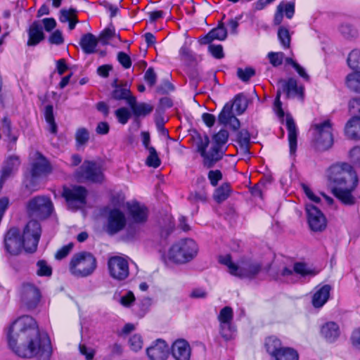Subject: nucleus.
<instances>
[{"instance_id":"59","label":"nucleus","mask_w":360,"mask_h":360,"mask_svg":"<svg viewBox=\"0 0 360 360\" xmlns=\"http://www.w3.org/2000/svg\"><path fill=\"white\" fill-rule=\"evenodd\" d=\"M79 352L82 355L84 356L86 360H92L95 351L91 347H87L85 345L80 344L79 346Z\"/></svg>"},{"instance_id":"24","label":"nucleus","mask_w":360,"mask_h":360,"mask_svg":"<svg viewBox=\"0 0 360 360\" xmlns=\"http://www.w3.org/2000/svg\"><path fill=\"white\" fill-rule=\"evenodd\" d=\"M285 124L288 129V139L291 155H295L297 146V128L292 117L290 115L285 117Z\"/></svg>"},{"instance_id":"27","label":"nucleus","mask_w":360,"mask_h":360,"mask_svg":"<svg viewBox=\"0 0 360 360\" xmlns=\"http://www.w3.org/2000/svg\"><path fill=\"white\" fill-rule=\"evenodd\" d=\"M27 46H32L37 45L44 39L42 27L38 21H34L28 30Z\"/></svg>"},{"instance_id":"52","label":"nucleus","mask_w":360,"mask_h":360,"mask_svg":"<svg viewBox=\"0 0 360 360\" xmlns=\"http://www.w3.org/2000/svg\"><path fill=\"white\" fill-rule=\"evenodd\" d=\"M349 158L354 165L360 167V146H354L349 151Z\"/></svg>"},{"instance_id":"3","label":"nucleus","mask_w":360,"mask_h":360,"mask_svg":"<svg viewBox=\"0 0 360 360\" xmlns=\"http://www.w3.org/2000/svg\"><path fill=\"white\" fill-rule=\"evenodd\" d=\"M229 132L221 129L213 136V143L210 146V139L205 134H197L193 136L194 144L197 151L202 158V164L206 168H211L219 161L224 155L223 146L227 142Z\"/></svg>"},{"instance_id":"5","label":"nucleus","mask_w":360,"mask_h":360,"mask_svg":"<svg viewBox=\"0 0 360 360\" xmlns=\"http://www.w3.org/2000/svg\"><path fill=\"white\" fill-rule=\"evenodd\" d=\"M97 266L95 257L87 252L75 254L69 264V271L77 278H86L91 276Z\"/></svg>"},{"instance_id":"40","label":"nucleus","mask_w":360,"mask_h":360,"mask_svg":"<svg viewBox=\"0 0 360 360\" xmlns=\"http://www.w3.org/2000/svg\"><path fill=\"white\" fill-rule=\"evenodd\" d=\"M219 324L233 323V311L231 307H224L222 308L217 316Z\"/></svg>"},{"instance_id":"23","label":"nucleus","mask_w":360,"mask_h":360,"mask_svg":"<svg viewBox=\"0 0 360 360\" xmlns=\"http://www.w3.org/2000/svg\"><path fill=\"white\" fill-rule=\"evenodd\" d=\"M20 165V161L17 156H10L4 161L0 174V191L5 181L18 170Z\"/></svg>"},{"instance_id":"34","label":"nucleus","mask_w":360,"mask_h":360,"mask_svg":"<svg viewBox=\"0 0 360 360\" xmlns=\"http://www.w3.org/2000/svg\"><path fill=\"white\" fill-rule=\"evenodd\" d=\"M345 83L350 90L360 94V70H355L348 74Z\"/></svg>"},{"instance_id":"33","label":"nucleus","mask_w":360,"mask_h":360,"mask_svg":"<svg viewBox=\"0 0 360 360\" xmlns=\"http://www.w3.org/2000/svg\"><path fill=\"white\" fill-rule=\"evenodd\" d=\"M281 86L283 91L286 92L288 96H302L303 88L297 86V82L294 78H290L287 81H282Z\"/></svg>"},{"instance_id":"14","label":"nucleus","mask_w":360,"mask_h":360,"mask_svg":"<svg viewBox=\"0 0 360 360\" xmlns=\"http://www.w3.org/2000/svg\"><path fill=\"white\" fill-rule=\"evenodd\" d=\"M86 190L82 186L64 188L63 196L71 209H78L86 203Z\"/></svg>"},{"instance_id":"58","label":"nucleus","mask_w":360,"mask_h":360,"mask_svg":"<svg viewBox=\"0 0 360 360\" xmlns=\"http://www.w3.org/2000/svg\"><path fill=\"white\" fill-rule=\"evenodd\" d=\"M115 30L113 28H105L99 35V41L103 44H106L115 35Z\"/></svg>"},{"instance_id":"11","label":"nucleus","mask_w":360,"mask_h":360,"mask_svg":"<svg viewBox=\"0 0 360 360\" xmlns=\"http://www.w3.org/2000/svg\"><path fill=\"white\" fill-rule=\"evenodd\" d=\"M76 178L79 181L101 183L104 180V175L101 165L86 160L77 171Z\"/></svg>"},{"instance_id":"64","label":"nucleus","mask_w":360,"mask_h":360,"mask_svg":"<svg viewBox=\"0 0 360 360\" xmlns=\"http://www.w3.org/2000/svg\"><path fill=\"white\" fill-rule=\"evenodd\" d=\"M208 49L214 58L220 59L224 57L223 47L221 45L211 44L209 46Z\"/></svg>"},{"instance_id":"15","label":"nucleus","mask_w":360,"mask_h":360,"mask_svg":"<svg viewBox=\"0 0 360 360\" xmlns=\"http://www.w3.org/2000/svg\"><path fill=\"white\" fill-rule=\"evenodd\" d=\"M4 247L6 252L11 255H18L24 249L18 229L12 227L6 232L4 237Z\"/></svg>"},{"instance_id":"13","label":"nucleus","mask_w":360,"mask_h":360,"mask_svg":"<svg viewBox=\"0 0 360 360\" xmlns=\"http://www.w3.org/2000/svg\"><path fill=\"white\" fill-rule=\"evenodd\" d=\"M107 264L109 274L113 279L122 281L129 276V262L127 258L112 256L108 259Z\"/></svg>"},{"instance_id":"6","label":"nucleus","mask_w":360,"mask_h":360,"mask_svg":"<svg viewBox=\"0 0 360 360\" xmlns=\"http://www.w3.org/2000/svg\"><path fill=\"white\" fill-rule=\"evenodd\" d=\"M313 139L319 150H327L333 143L332 124L329 120L314 123L311 127Z\"/></svg>"},{"instance_id":"56","label":"nucleus","mask_w":360,"mask_h":360,"mask_svg":"<svg viewBox=\"0 0 360 360\" xmlns=\"http://www.w3.org/2000/svg\"><path fill=\"white\" fill-rule=\"evenodd\" d=\"M73 248V244L72 243L64 245L60 249H59L55 254V258L58 260L63 259L66 257Z\"/></svg>"},{"instance_id":"51","label":"nucleus","mask_w":360,"mask_h":360,"mask_svg":"<svg viewBox=\"0 0 360 360\" xmlns=\"http://www.w3.org/2000/svg\"><path fill=\"white\" fill-rule=\"evenodd\" d=\"M349 112L352 117H360V98H354L349 102Z\"/></svg>"},{"instance_id":"29","label":"nucleus","mask_w":360,"mask_h":360,"mask_svg":"<svg viewBox=\"0 0 360 360\" xmlns=\"http://www.w3.org/2000/svg\"><path fill=\"white\" fill-rule=\"evenodd\" d=\"M331 287L329 285H324L316 290L312 298V304L314 307H323L328 301Z\"/></svg>"},{"instance_id":"63","label":"nucleus","mask_w":360,"mask_h":360,"mask_svg":"<svg viewBox=\"0 0 360 360\" xmlns=\"http://www.w3.org/2000/svg\"><path fill=\"white\" fill-rule=\"evenodd\" d=\"M144 79L147 84L150 86L156 83L157 75L152 68H149L144 75Z\"/></svg>"},{"instance_id":"19","label":"nucleus","mask_w":360,"mask_h":360,"mask_svg":"<svg viewBox=\"0 0 360 360\" xmlns=\"http://www.w3.org/2000/svg\"><path fill=\"white\" fill-rule=\"evenodd\" d=\"M51 172V167L49 161L39 153L34 154L32 163L31 176L33 180L44 177Z\"/></svg>"},{"instance_id":"53","label":"nucleus","mask_w":360,"mask_h":360,"mask_svg":"<svg viewBox=\"0 0 360 360\" xmlns=\"http://www.w3.org/2000/svg\"><path fill=\"white\" fill-rule=\"evenodd\" d=\"M255 73V70L251 68H238L237 70L238 77L243 82H248Z\"/></svg>"},{"instance_id":"21","label":"nucleus","mask_w":360,"mask_h":360,"mask_svg":"<svg viewBox=\"0 0 360 360\" xmlns=\"http://www.w3.org/2000/svg\"><path fill=\"white\" fill-rule=\"evenodd\" d=\"M127 208L131 221L134 224H142L148 219V209L137 202L127 203Z\"/></svg>"},{"instance_id":"49","label":"nucleus","mask_w":360,"mask_h":360,"mask_svg":"<svg viewBox=\"0 0 360 360\" xmlns=\"http://www.w3.org/2000/svg\"><path fill=\"white\" fill-rule=\"evenodd\" d=\"M115 113L118 122L122 124H127L131 117L129 110L126 108H120Z\"/></svg>"},{"instance_id":"8","label":"nucleus","mask_w":360,"mask_h":360,"mask_svg":"<svg viewBox=\"0 0 360 360\" xmlns=\"http://www.w3.org/2000/svg\"><path fill=\"white\" fill-rule=\"evenodd\" d=\"M41 233V225L37 221L31 220L26 224L22 235H20L25 252H34L36 251Z\"/></svg>"},{"instance_id":"4","label":"nucleus","mask_w":360,"mask_h":360,"mask_svg":"<svg viewBox=\"0 0 360 360\" xmlns=\"http://www.w3.org/2000/svg\"><path fill=\"white\" fill-rule=\"evenodd\" d=\"M199 251L197 243L189 238L173 243L165 254V259L172 263L184 264L196 257Z\"/></svg>"},{"instance_id":"43","label":"nucleus","mask_w":360,"mask_h":360,"mask_svg":"<svg viewBox=\"0 0 360 360\" xmlns=\"http://www.w3.org/2000/svg\"><path fill=\"white\" fill-rule=\"evenodd\" d=\"M149 155L146 159V165L149 167L157 168L160 165L161 161L155 148L151 147L148 150Z\"/></svg>"},{"instance_id":"9","label":"nucleus","mask_w":360,"mask_h":360,"mask_svg":"<svg viewBox=\"0 0 360 360\" xmlns=\"http://www.w3.org/2000/svg\"><path fill=\"white\" fill-rule=\"evenodd\" d=\"M41 233V225L37 221L31 220L26 224L22 235H20L25 252H34L36 251Z\"/></svg>"},{"instance_id":"47","label":"nucleus","mask_w":360,"mask_h":360,"mask_svg":"<svg viewBox=\"0 0 360 360\" xmlns=\"http://www.w3.org/2000/svg\"><path fill=\"white\" fill-rule=\"evenodd\" d=\"M348 65L353 70L358 68L360 63V51H352L347 58Z\"/></svg>"},{"instance_id":"36","label":"nucleus","mask_w":360,"mask_h":360,"mask_svg":"<svg viewBox=\"0 0 360 360\" xmlns=\"http://www.w3.org/2000/svg\"><path fill=\"white\" fill-rule=\"evenodd\" d=\"M219 330L220 335L226 341L235 338L236 335V328L233 323L219 324Z\"/></svg>"},{"instance_id":"37","label":"nucleus","mask_w":360,"mask_h":360,"mask_svg":"<svg viewBox=\"0 0 360 360\" xmlns=\"http://www.w3.org/2000/svg\"><path fill=\"white\" fill-rule=\"evenodd\" d=\"M231 191V187L229 184H223L221 186L215 190L213 196L214 200L219 203L224 201L229 198Z\"/></svg>"},{"instance_id":"10","label":"nucleus","mask_w":360,"mask_h":360,"mask_svg":"<svg viewBox=\"0 0 360 360\" xmlns=\"http://www.w3.org/2000/svg\"><path fill=\"white\" fill-rule=\"evenodd\" d=\"M316 271L311 269L305 263L297 262L292 268L285 267L276 277L280 282L295 283L298 281V275L301 276H315Z\"/></svg>"},{"instance_id":"17","label":"nucleus","mask_w":360,"mask_h":360,"mask_svg":"<svg viewBox=\"0 0 360 360\" xmlns=\"http://www.w3.org/2000/svg\"><path fill=\"white\" fill-rule=\"evenodd\" d=\"M41 298L39 290L32 284H23L21 288L22 303L28 309L35 308Z\"/></svg>"},{"instance_id":"54","label":"nucleus","mask_w":360,"mask_h":360,"mask_svg":"<svg viewBox=\"0 0 360 360\" xmlns=\"http://www.w3.org/2000/svg\"><path fill=\"white\" fill-rule=\"evenodd\" d=\"M278 5H283L282 13H285L288 19H291L295 13V4L292 2H281Z\"/></svg>"},{"instance_id":"30","label":"nucleus","mask_w":360,"mask_h":360,"mask_svg":"<svg viewBox=\"0 0 360 360\" xmlns=\"http://www.w3.org/2000/svg\"><path fill=\"white\" fill-rule=\"evenodd\" d=\"M345 132L350 139H360V117H352L349 119L345 125Z\"/></svg>"},{"instance_id":"62","label":"nucleus","mask_w":360,"mask_h":360,"mask_svg":"<svg viewBox=\"0 0 360 360\" xmlns=\"http://www.w3.org/2000/svg\"><path fill=\"white\" fill-rule=\"evenodd\" d=\"M49 41L52 44L60 45L64 41L62 32L60 30L54 31L49 37Z\"/></svg>"},{"instance_id":"18","label":"nucleus","mask_w":360,"mask_h":360,"mask_svg":"<svg viewBox=\"0 0 360 360\" xmlns=\"http://www.w3.org/2000/svg\"><path fill=\"white\" fill-rule=\"evenodd\" d=\"M127 219L124 214L118 209L110 211L106 226L107 232L113 235L122 231L126 226Z\"/></svg>"},{"instance_id":"16","label":"nucleus","mask_w":360,"mask_h":360,"mask_svg":"<svg viewBox=\"0 0 360 360\" xmlns=\"http://www.w3.org/2000/svg\"><path fill=\"white\" fill-rule=\"evenodd\" d=\"M307 221L310 229L314 231H321L326 226V219L323 214L314 205L307 204Z\"/></svg>"},{"instance_id":"12","label":"nucleus","mask_w":360,"mask_h":360,"mask_svg":"<svg viewBox=\"0 0 360 360\" xmlns=\"http://www.w3.org/2000/svg\"><path fill=\"white\" fill-rule=\"evenodd\" d=\"M27 210L31 217L44 219L51 215L53 210V205L49 198L37 196L29 201Z\"/></svg>"},{"instance_id":"20","label":"nucleus","mask_w":360,"mask_h":360,"mask_svg":"<svg viewBox=\"0 0 360 360\" xmlns=\"http://www.w3.org/2000/svg\"><path fill=\"white\" fill-rule=\"evenodd\" d=\"M149 360H167L169 356V346L162 339L153 342L146 349Z\"/></svg>"},{"instance_id":"7","label":"nucleus","mask_w":360,"mask_h":360,"mask_svg":"<svg viewBox=\"0 0 360 360\" xmlns=\"http://www.w3.org/2000/svg\"><path fill=\"white\" fill-rule=\"evenodd\" d=\"M265 347L272 360H298L297 352L291 347H282L281 342L276 337L266 339Z\"/></svg>"},{"instance_id":"42","label":"nucleus","mask_w":360,"mask_h":360,"mask_svg":"<svg viewBox=\"0 0 360 360\" xmlns=\"http://www.w3.org/2000/svg\"><path fill=\"white\" fill-rule=\"evenodd\" d=\"M77 146H82L87 143L89 140V132L84 127L79 128L75 133Z\"/></svg>"},{"instance_id":"28","label":"nucleus","mask_w":360,"mask_h":360,"mask_svg":"<svg viewBox=\"0 0 360 360\" xmlns=\"http://www.w3.org/2000/svg\"><path fill=\"white\" fill-rule=\"evenodd\" d=\"M227 37V30L224 23H220L217 27L212 30L207 35L200 39V41L202 44H210L212 41L217 39L219 41L224 40Z\"/></svg>"},{"instance_id":"32","label":"nucleus","mask_w":360,"mask_h":360,"mask_svg":"<svg viewBox=\"0 0 360 360\" xmlns=\"http://www.w3.org/2000/svg\"><path fill=\"white\" fill-rule=\"evenodd\" d=\"M129 105L131 107L132 112L136 116H146L150 114L153 110V107L147 103H137L136 98H130Z\"/></svg>"},{"instance_id":"2","label":"nucleus","mask_w":360,"mask_h":360,"mask_svg":"<svg viewBox=\"0 0 360 360\" xmlns=\"http://www.w3.org/2000/svg\"><path fill=\"white\" fill-rule=\"evenodd\" d=\"M328 179L333 184V195L344 205L355 204L353 194L358 183L355 171L348 163H339L331 166L328 170Z\"/></svg>"},{"instance_id":"1","label":"nucleus","mask_w":360,"mask_h":360,"mask_svg":"<svg viewBox=\"0 0 360 360\" xmlns=\"http://www.w3.org/2000/svg\"><path fill=\"white\" fill-rule=\"evenodd\" d=\"M9 347L19 356L50 360L53 349L49 336L40 331L34 319L22 316L10 326L8 333Z\"/></svg>"},{"instance_id":"46","label":"nucleus","mask_w":360,"mask_h":360,"mask_svg":"<svg viewBox=\"0 0 360 360\" xmlns=\"http://www.w3.org/2000/svg\"><path fill=\"white\" fill-rule=\"evenodd\" d=\"M278 37L281 46L284 49L290 47V36L288 29L285 27H280L278 31Z\"/></svg>"},{"instance_id":"25","label":"nucleus","mask_w":360,"mask_h":360,"mask_svg":"<svg viewBox=\"0 0 360 360\" xmlns=\"http://www.w3.org/2000/svg\"><path fill=\"white\" fill-rule=\"evenodd\" d=\"M261 265L257 262H246L238 266L236 276L240 278H252L260 271Z\"/></svg>"},{"instance_id":"26","label":"nucleus","mask_w":360,"mask_h":360,"mask_svg":"<svg viewBox=\"0 0 360 360\" xmlns=\"http://www.w3.org/2000/svg\"><path fill=\"white\" fill-rule=\"evenodd\" d=\"M321 335L329 342H333L339 337L340 331L338 325L333 321L327 322L321 328Z\"/></svg>"},{"instance_id":"45","label":"nucleus","mask_w":360,"mask_h":360,"mask_svg":"<svg viewBox=\"0 0 360 360\" xmlns=\"http://www.w3.org/2000/svg\"><path fill=\"white\" fill-rule=\"evenodd\" d=\"M219 261L221 264L226 265L229 271L231 274L236 276L237 274V271L238 270V266L236 265L231 260V257L229 255H226L224 256H220Z\"/></svg>"},{"instance_id":"38","label":"nucleus","mask_w":360,"mask_h":360,"mask_svg":"<svg viewBox=\"0 0 360 360\" xmlns=\"http://www.w3.org/2000/svg\"><path fill=\"white\" fill-rule=\"evenodd\" d=\"M233 116V105L231 103H227L219 113L218 116V121L220 124L226 125Z\"/></svg>"},{"instance_id":"48","label":"nucleus","mask_w":360,"mask_h":360,"mask_svg":"<svg viewBox=\"0 0 360 360\" xmlns=\"http://www.w3.org/2000/svg\"><path fill=\"white\" fill-rule=\"evenodd\" d=\"M129 345L130 348L135 352L141 349L143 345L142 337L139 334L131 335L129 339Z\"/></svg>"},{"instance_id":"35","label":"nucleus","mask_w":360,"mask_h":360,"mask_svg":"<svg viewBox=\"0 0 360 360\" xmlns=\"http://www.w3.org/2000/svg\"><path fill=\"white\" fill-rule=\"evenodd\" d=\"M112 96L116 100H126L128 104L129 98L134 97L131 95L129 88L127 84L116 85Z\"/></svg>"},{"instance_id":"61","label":"nucleus","mask_w":360,"mask_h":360,"mask_svg":"<svg viewBox=\"0 0 360 360\" xmlns=\"http://www.w3.org/2000/svg\"><path fill=\"white\" fill-rule=\"evenodd\" d=\"M280 96H281V93H280V91H278L277 92V95H276V98L275 102H274V110H275L277 116L280 119L283 120L284 117H285V113H284L283 110L282 109V106H281L282 104H281V102L280 101Z\"/></svg>"},{"instance_id":"55","label":"nucleus","mask_w":360,"mask_h":360,"mask_svg":"<svg viewBox=\"0 0 360 360\" xmlns=\"http://www.w3.org/2000/svg\"><path fill=\"white\" fill-rule=\"evenodd\" d=\"M207 177L211 185L216 186L218 184V182L222 179V173L219 169L210 170L208 172Z\"/></svg>"},{"instance_id":"44","label":"nucleus","mask_w":360,"mask_h":360,"mask_svg":"<svg viewBox=\"0 0 360 360\" xmlns=\"http://www.w3.org/2000/svg\"><path fill=\"white\" fill-rule=\"evenodd\" d=\"M238 141L244 151L248 150L250 136L248 130L242 129L238 134Z\"/></svg>"},{"instance_id":"41","label":"nucleus","mask_w":360,"mask_h":360,"mask_svg":"<svg viewBox=\"0 0 360 360\" xmlns=\"http://www.w3.org/2000/svg\"><path fill=\"white\" fill-rule=\"evenodd\" d=\"M36 274L39 276H51L52 274V268L44 259L39 260L36 264Z\"/></svg>"},{"instance_id":"22","label":"nucleus","mask_w":360,"mask_h":360,"mask_svg":"<svg viewBox=\"0 0 360 360\" xmlns=\"http://www.w3.org/2000/svg\"><path fill=\"white\" fill-rule=\"evenodd\" d=\"M172 355L175 360H190L191 348L189 343L184 340H176L172 345Z\"/></svg>"},{"instance_id":"60","label":"nucleus","mask_w":360,"mask_h":360,"mask_svg":"<svg viewBox=\"0 0 360 360\" xmlns=\"http://www.w3.org/2000/svg\"><path fill=\"white\" fill-rule=\"evenodd\" d=\"M135 301V296L131 291L127 292L124 295L120 298V304L125 307H130Z\"/></svg>"},{"instance_id":"50","label":"nucleus","mask_w":360,"mask_h":360,"mask_svg":"<svg viewBox=\"0 0 360 360\" xmlns=\"http://www.w3.org/2000/svg\"><path fill=\"white\" fill-rule=\"evenodd\" d=\"M267 56L270 63L274 67L281 65L284 59V53L283 52H269Z\"/></svg>"},{"instance_id":"57","label":"nucleus","mask_w":360,"mask_h":360,"mask_svg":"<svg viewBox=\"0 0 360 360\" xmlns=\"http://www.w3.org/2000/svg\"><path fill=\"white\" fill-rule=\"evenodd\" d=\"M117 60L125 69L131 66V60L129 55L124 52L120 51L117 53Z\"/></svg>"},{"instance_id":"31","label":"nucleus","mask_w":360,"mask_h":360,"mask_svg":"<svg viewBox=\"0 0 360 360\" xmlns=\"http://www.w3.org/2000/svg\"><path fill=\"white\" fill-rule=\"evenodd\" d=\"M98 39L92 34H84L80 39L79 44L82 51L86 54H91L96 51Z\"/></svg>"},{"instance_id":"39","label":"nucleus","mask_w":360,"mask_h":360,"mask_svg":"<svg viewBox=\"0 0 360 360\" xmlns=\"http://www.w3.org/2000/svg\"><path fill=\"white\" fill-rule=\"evenodd\" d=\"M231 104L233 105V108H235V110L238 115L243 113L248 107L247 99L242 94L236 95L234 98L233 102L232 103H231Z\"/></svg>"}]
</instances>
